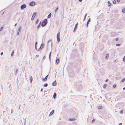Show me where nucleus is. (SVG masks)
Segmentation results:
<instances>
[{"label": "nucleus", "instance_id": "f257e3e1", "mask_svg": "<svg viewBox=\"0 0 125 125\" xmlns=\"http://www.w3.org/2000/svg\"><path fill=\"white\" fill-rule=\"evenodd\" d=\"M77 54L78 51L77 49H74L72 50L71 55L72 56H74L77 55Z\"/></svg>", "mask_w": 125, "mask_h": 125}, {"label": "nucleus", "instance_id": "f03ea898", "mask_svg": "<svg viewBox=\"0 0 125 125\" xmlns=\"http://www.w3.org/2000/svg\"><path fill=\"white\" fill-rule=\"evenodd\" d=\"M48 22L47 19H45L42 21V23H41V26L42 27L45 26L47 24Z\"/></svg>", "mask_w": 125, "mask_h": 125}, {"label": "nucleus", "instance_id": "7ed1b4c3", "mask_svg": "<svg viewBox=\"0 0 125 125\" xmlns=\"http://www.w3.org/2000/svg\"><path fill=\"white\" fill-rule=\"evenodd\" d=\"M74 86L78 88V90L79 91H80V90L82 89V86L80 84L78 85H77L75 83Z\"/></svg>", "mask_w": 125, "mask_h": 125}, {"label": "nucleus", "instance_id": "20e7f679", "mask_svg": "<svg viewBox=\"0 0 125 125\" xmlns=\"http://www.w3.org/2000/svg\"><path fill=\"white\" fill-rule=\"evenodd\" d=\"M60 32H59L57 33V41L58 42H59L60 41Z\"/></svg>", "mask_w": 125, "mask_h": 125}, {"label": "nucleus", "instance_id": "39448f33", "mask_svg": "<svg viewBox=\"0 0 125 125\" xmlns=\"http://www.w3.org/2000/svg\"><path fill=\"white\" fill-rule=\"evenodd\" d=\"M78 25V23H77L75 25V26L73 29V32L75 33L77 29V26Z\"/></svg>", "mask_w": 125, "mask_h": 125}, {"label": "nucleus", "instance_id": "423d86ee", "mask_svg": "<svg viewBox=\"0 0 125 125\" xmlns=\"http://www.w3.org/2000/svg\"><path fill=\"white\" fill-rule=\"evenodd\" d=\"M69 75L70 76L72 77L74 75V74L73 72H71L69 73Z\"/></svg>", "mask_w": 125, "mask_h": 125}, {"label": "nucleus", "instance_id": "0eeeda50", "mask_svg": "<svg viewBox=\"0 0 125 125\" xmlns=\"http://www.w3.org/2000/svg\"><path fill=\"white\" fill-rule=\"evenodd\" d=\"M26 6L25 4L22 5L21 6V9H23L24 8L26 7Z\"/></svg>", "mask_w": 125, "mask_h": 125}, {"label": "nucleus", "instance_id": "6e6552de", "mask_svg": "<svg viewBox=\"0 0 125 125\" xmlns=\"http://www.w3.org/2000/svg\"><path fill=\"white\" fill-rule=\"evenodd\" d=\"M60 60L58 58H56L55 60L56 63L58 64L59 63Z\"/></svg>", "mask_w": 125, "mask_h": 125}, {"label": "nucleus", "instance_id": "1a4fd4ad", "mask_svg": "<svg viewBox=\"0 0 125 125\" xmlns=\"http://www.w3.org/2000/svg\"><path fill=\"white\" fill-rule=\"evenodd\" d=\"M57 83L56 80L54 81L52 83V85L53 86H55L56 85Z\"/></svg>", "mask_w": 125, "mask_h": 125}, {"label": "nucleus", "instance_id": "9d476101", "mask_svg": "<svg viewBox=\"0 0 125 125\" xmlns=\"http://www.w3.org/2000/svg\"><path fill=\"white\" fill-rule=\"evenodd\" d=\"M54 110H53L50 113V114H49V115H53V114L54 113Z\"/></svg>", "mask_w": 125, "mask_h": 125}, {"label": "nucleus", "instance_id": "9b49d317", "mask_svg": "<svg viewBox=\"0 0 125 125\" xmlns=\"http://www.w3.org/2000/svg\"><path fill=\"white\" fill-rule=\"evenodd\" d=\"M37 14V12H34L33 14H32V17H33L34 18L36 16V15Z\"/></svg>", "mask_w": 125, "mask_h": 125}, {"label": "nucleus", "instance_id": "f8f14e48", "mask_svg": "<svg viewBox=\"0 0 125 125\" xmlns=\"http://www.w3.org/2000/svg\"><path fill=\"white\" fill-rule=\"evenodd\" d=\"M41 21L38 24L37 26V29H39L41 27Z\"/></svg>", "mask_w": 125, "mask_h": 125}, {"label": "nucleus", "instance_id": "ddd939ff", "mask_svg": "<svg viewBox=\"0 0 125 125\" xmlns=\"http://www.w3.org/2000/svg\"><path fill=\"white\" fill-rule=\"evenodd\" d=\"M75 119L74 118H70L68 119V120L71 121H74L75 120Z\"/></svg>", "mask_w": 125, "mask_h": 125}, {"label": "nucleus", "instance_id": "4468645a", "mask_svg": "<svg viewBox=\"0 0 125 125\" xmlns=\"http://www.w3.org/2000/svg\"><path fill=\"white\" fill-rule=\"evenodd\" d=\"M90 18H89V19L87 21V23H86V27H88V23H89L90 22Z\"/></svg>", "mask_w": 125, "mask_h": 125}, {"label": "nucleus", "instance_id": "2eb2a0df", "mask_svg": "<svg viewBox=\"0 0 125 125\" xmlns=\"http://www.w3.org/2000/svg\"><path fill=\"white\" fill-rule=\"evenodd\" d=\"M53 97L54 99H55L56 98V93H54L53 95Z\"/></svg>", "mask_w": 125, "mask_h": 125}, {"label": "nucleus", "instance_id": "dca6fc26", "mask_svg": "<svg viewBox=\"0 0 125 125\" xmlns=\"http://www.w3.org/2000/svg\"><path fill=\"white\" fill-rule=\"evenodd\" d=\"M36 4L35 2L34 1H32V6H33L35 5Z\"/></svg>", "mask_w": 125, "mask_h": 125}, {"label": "nucleus", "instance_id": "f3484780", "mask_svg": "<svg viewBox=\"0 0 125 125\" xmlns=\"http://www.w3.org/2000/svg\"><path fill=\"white\" fill-rule=\"evenodd\" d=\"M47 79L45 77L44 78H42V81L43 82H45L47 80Z\"/></svg>", "mask_w": 125, "mask_h": 125}, {"label": "nucleus", "instance_id": "a211bd4d", "mask_svg": "<svg viewBox=\"0 0 125 125\" xmlns=\"http://www.w3.org/2000/svg\"><path fill=\"white\" fill-rule=\"evenodd\" d=\"M109 56V54H107L105 55V58L106 59H108Z\"/></svg>", "mask_w": 125, "mask_h": 125}, {"label": "nucleus", "instance_id": "6ab92c4d", "mask_svg": "<svg viewBox=\"0 0 125 125\" xmlns=\"http://www.w3.org/2000/svg\"><path fill=\"white\" fill-rule=\"evenodd\" d=\"M44 46V43H42L41 44V48H43Z\"/></svg>", "mask_w": 125, "mask_h": 125}, {"label": "nucleus", "instance_id": "aec40b11", "mask_svg": "<svg viewBox=\"0 0 125 125\" xmlns=\"http://www.w3.org/2000/svg\"><path fill=\"white\" fill-rule=\"evenodd\" d=\"M107 3L108 4V6H109L112 5V3L110 2L109 1H108L107 2Z\"/></svg>", "mask_w": 125, "mask_h": 125}, {"label": "nucleus", "instance_id": "412c9836", "mask_svg": "<svg viewBox=\"0 0 125 125\" xmlns=\"http://www.w3.org/2000/svg\"><path fill=\"white\" fill-rule=\"evenodd\" d=\"M51 13H50L49 14L48 16H47V18H51Z\"/></svg>", "mask_w": 125, "mask_h": 125}, {"label": "nucleus", "instance_id": "4be33fe9", "mask_svg": "<svg viewBox=\"0 0 125 125\" xmlns=\"http://www.w3.org/2000/svg\"><path fill=\"white\" fill-rule=\"evenodd\" d=\"M51 52L49 54V60L50 61H51Z\"/></svg>", "mask_w": 125, "mask_h": 125}, {"label": "nucleus", "instance_id": "5701e85b", "mask_svg": "<svg viewBox=\"0 0 125 125\" xmlns=\"http://www.w3.org/2000/svg\"><path fill=\"white\" fill-rule=\"evenodd\" d=\"M113 3L114 4H115L116 3V0H114L113 1Z\"/></svg>", "mask_w": 125, "mask_h": 125}, {"label": "nucleus", "instance_id": "b1692460", "mask_svg": "<svg viewBox=\"0 0 125 125\" xmlns=\"http://www.w3.org/2000/svg\"><path fill=\"white\" fill-rule=\"evenodd\" d=\"M107 85L106 84H105L104 85L103 88L104 89L107 86Z\"/></svg>", "mask_w": 125, "mask_h": 125}, {"label": "nucleus", "instance_id": "393cba45", "mask_svg": "<svg viewBox=\"0 0 125 125\" xmlns=\"http://www.w3.org/2000/svg\"><path fill=\"white\" fill-rule=\"evenodd\" d=\"M87 13L84 16V18L83 20V21H84L85 20V18L87 16Z\"/></svg>", "mask_w": 125, "mask_h": 125}, {"label": "nucleus", "instance_id": "a878e982", "mask_svg": "<svg viewBox=\"0 0 125 125\" xmlns=\"http://www.w3.org/2000/svg\"><path fill=\"white\" fill-rule=\"evenodd\" d=\"M39 19H37L35 21V23L36 24H37L38 22Z\"/></svg>", "mask_w": 125, "mask_h": 125}, {"label": "nucleus", "instance_id": "bb28decb", "mask_svg": "<svg viewBox=\"0 0 125 125\" xmlns=\"http://www.w3.org/2000/svg\"><path fill=\"white\" fill-rule=\"evenodd\" d=\"M48 86V84L47 83H46L44 84L43 86L44 87H47Z\"/></svg>", "mask_w": 125, "mask_h": 125}, {"label": "nucleus", "instance_id": "cd10ccee", "mask_svg": "<svg viewBox=\"0 0 125 125\" xmlns=\"http://www.w3.org/2000/svg\"><path fill=\"white\" fill-rule=\"evenodd\" d=\"M122 11L123 12L125 13V8L123 9L122 10Z\"/></svg>", "mask_w": 125, "mask_h": 125}, {"label": "nucleus", "instance_id": "c85d7f7f", "mask_svg": "<svg viewBox=\"0 0 125 125\" xmlns=\"http://www.w3.org/2000/svg\"><path fill=\"white\" fill-rule=\"evenodd\" d=\"M42 48H41V46H40L38 50H37V51H39L41 50Z\"/></svg>", "mask_w": 125, "mask_h": 125}, {"label": "nucleus", "instance_id": "c756f323", "mask_svg": "<svg viewBox=\"0 0 125 125\" xmlns=\"http://www.w3.org/2000/svg\"><path fill=\"white\" fill-rule=\"evenodd\" d=\"M58 7H57L55 10V11H54V12H55V13H56V11H57V10H58Z\"/></svg>", "mask_w": 125, "mask_h": 125}, {"label": "nucleus", "instance_id": "7c9ffc66", "mask_svg": "<svg viewBox=\"0 0 125 125\" xmlns=\"http://www.w3.org/2000/svg\"><path fill=\"white\" fill-rule=\"evenodd\" d=\"M102 108V106H100L98 107V109H101Z\"/></svg>", "mask_w": 125, "mask_h": 125}, {"label": "nucleus", "instance_id": "2f4dec72", "mask_svg": "<svg viewBox=\"0 0 125 125\" xmlns=\"http://www.w3.org/2000/svg\"><path fill=\"white\" fill-rule=\"evenodd\" d=\"M116 84H114L113 86V87L114 88H115L116 87Z\"/></svg>", "mask_w": 125, "mask_h": 125}, {"label": "nucleus", "instance_id": "473e14b6", "mask_svg": "<svg viewBox=\"0 0 125 125\" xmlns=\"http://www.w3.org/2000/svg\"><path fill=\"white\" fill-rule=\"evenodd\" d=\"M21 30V27H19L18 28V31H20Z\"/></svg>", "mask_w": 125, "mask_h": 125}, {"label": "nucleus", "instance_id": "72a5a7b5", "mask_svg": "<svg viewBox=\"0 0 125 125\" xmlns=\"http://www.w3.org/2000/svg\"><path fill=\"white\" fill-rule=\"evenodd\" d=\"M125 81V78H123L122 79V80L121 81L122 82H124Z\"/></svg>", "mask_w": 125, "mask_h": 125}, {"label": "nucleus", "instance_id": "f704fd0d", "mask_svg": "<svg viewBox=\"0 0 125 125\" xmlns=\"http://www.w3.org/2000/svg\"><path fill=\"white\" fill-rule=\"evenodd\" d=\"M14 53V51H13L12 52V53H11V56H13Z\"/></svg>", "mask_w": 125, "mask_h": 125}, {"label": "nucleus", "instance_id": "c9c22d12", "mask_svg": "<svg viewBox=\"0 0 125 125\" xmlns=\"http://www.w3.org/2000/svg\"><path fill=\"white\" fill-rule=\"evenodd\" d=\"M123 61L124 62H125V56H124L123 58Z\"/></svg>", "mask_w": 125, "mask_h": 125}, {"label": "nucleus", "instance_id": "e433bc0d", "mask_svg": "<svg viewBox=\"0 0 125 125\" xmlns=\"http://www.w3.org/2000/svg\"><path fill=\"white\" fill-rule=\"evenodd\" d=\"M116 45L117 46H119L121 44L119 43H117L116 44Z\"/></svg>", "mask_w": 125, "mask_h": 125}, {"label": "nucleus", "instance_id": "4c0bfd02", "mask_svg": "<svg viewBox=\"0 0 125 125\" xmlns=\"http://www.w3.org/2000/svg\"><path fill=\"white\" fill-rule=\"evenodd\" d=\"M52 41V40L51 39H50L48 41V42H47V43H49V42L50 41Z\"/></svg>", "mask_w": 125, "mask_h": 125}, {"label": "nucleus", "instance_id": "58836bf2", "mask_svg": "<svg viewBox=\"0 0 125 125\" xmlns=\"http://www.w3.org/2000/svg\"><path fill=\"white\" fill-rule=\"evenodd\" d=\"M95 121V120L94 119H93L91 121V122L92 123H93Z\"/></svg>", "mask_w": 125, "mask_h": 125}, {"label": "nucleus", "instance_id": "ea45409f", "mask_svg": "<svg viewBox=\"0 0 125 125\" xmlns=\"http://www.w3.org/2000/svg\"><path fill=\"white\" fill-rule=\"evenodd\" d=\"M35 97V96L34 95H32V98H34Z\"/></svg>", "mask_w": 125, "mask_h": 125}, {"label": "nucleus", "instance_id": "a19ab883", "mask_svg": "<svg viewBox=\"0 0 125 125\" xmlns=\"http://www.w3.org/2000/svg\"><path fill=\"white\" fill-rule=\"evenodd\" d=\"M3 27H2L0 28V31H1L2 29H3Z\"/></svg>", "mask_w": 125, "mask_h": 125}, {"label": "nucleus", "instance_id": "79ce46f5", "mask_svg": "<svg viewBox=\"0 0 125 125\" xmlns=\"http://www.w3.org/2000/svg\"><path fill=\"white\" fill-rule=\"evenodd\" d=\"M123 110H121L120 111V113L121 114H122L123 113Z\"/></svg>", "mask_w": 125, "mask_h": 125}, {"label": "nucleus", "instance_id": "37998d69", "mask_svg": "<svg viewBox=\"0 0 125 125\" xmlns=\"http://www.w3.org/2000/svg\"><path fill=\"white\" fill-rule=\"evenodd\" d=\"M46 58V56H44L43 57V59H42V60H43L44 59H45Z\"/></svg>", "mask_w": 125, "mask_h": 125}, {"label": "nucleus", "instance_id": "c03bdc74", "mask_svg": "<svg viewBox=\"0 0 125 125\" xmlns=\"http://www.w3.org/2000/svg\"><path fill=\"white\" fill-rule=\"evenodd\" d=\"M35 50L37 51L38 50V49H37V46H35Z\"/></svg>", "mask_w": 125, "mask_h": 125}, {"label": "nucleus", "instance_id": "a18cd8bd", "mask_svg": "<svg viewBox=\"0 0 125 125\" xmlns=\"http://www.w3.org/2000/svg\"><path fill=\"white\" fill-rule=\"evenodd\" d=\"M37 42H35V46H37Z\"/></svg>", "mask_w": 125, "mask_h": 125}, {"label": "nucleus", "instance_id": "49530a36", "mask_svg": "<svg viewBox=\"0 0 125 125\" xmlns=\"http://www.w3.org/2000/svg\"><path fill=\"white\" fill-rule=\"evenodd\" d=\"M39 57V55H37L35 57L36 58H37L38 57Z\"/></svg>", "mask_w": 125, "mask_h": 125}, {"label": "nucleus", "instance_id": "de8ad7c7", "mask_svg": "<svg viewBox=\"0 0 125 125\" xmlns=\"http://www.w3.org/2000/svg\"><path fill=\"white\" fill-rule=\"evenodd\" d=\"M108 81V79H106L105 81V82H107Z\"/></svg>", "mask_w": 125, "mask_h": 125}, {"label": "nucleus", "instance_id": "09e8293b", "mask_svg": "<svg viewBox=\"0 0 125 125\" xmlns=\"http://www.w3.org/2000/svg\"><path fill=\"white\" fill-rule=\"evenodd\" d=\"M120 1V0H117V2L119 3Z\"/></svg>", "mask_w": 125, "mask_h": 125}, {"label": "nucleus", "instance_id": "8fccbe9b", "mask_svg": "<svg viewBox=\"0 0 125 125\" xmlns=\"http://www.w3.org/2000/svg\"><path fill=\"white\" fill-rule=\"evenodd\" d=\"M118 40V38H116L115 39V40L116 41H117Z\"/></svg>", "mask_w": 125, "mask_h": 125}, {"label": "nucleus", "instance_id": "3c124183", "mask_svg": "<svg viewBox=\"0 0 125 125\" xmlns=\"http://www.w3.org/2000/svg\"><path fill=\"white\" fill-rule=\"evenodd\" d=\"M48 76H49V75L48 74V75H47L45 77L47 79L48 77Z\"/></svg>", "mask_w": 125, "mask_h": 125}, {"label": "nucleus", "instance_id": "603ef678", "mask_svg": "<svg viewBox=\"0 0 125 125\" xmlns=\"http://www.w3.org/2000/svg\"><path fill=\"white\" fill-rule=\"evenodd\" d=\"M19 31H18V32H17V35H18L19 34Z\"/></svg>", "mask_w": 125, "mask_h": 125}, {"label": "nucleus", "instance_id": "864d4df0", "mask_svg": "<svg viewBox=\"0 0 125 125\" xmlns=\"http://www.w3.org/2000/svg\"><path fill=\"white\" fill-rule=\"evenodd\" d=\"M34 17H32V21L33 20V19H34Z\"/></svg>", "mask_w": 125, "mask_h": 125}, {"label": "nucleus", "instance_id": "5fc2aeb1", "mask_svg": "<svg viewBox=\"0 0 125 125\" xmlns=\"http://www.w3.org/2000/svg\"><path fill=\"white\" fill-rule=\"evenodd\" d=\"M119 125H122V123H120L119 124Z\"/></svg>", "mask_w": 125, "mask_h": 125}, {"label": "nucleus", "instance_id": "6e6d98bb", "mask_svg": "<svg viewBox=\"0 0 125 125\" xmlns=\"http://www.w3.org/2000/svg\"><path fill=\"white\" fill-rule=\"evenodd\" d=\"M43 89L42 88L41 89V92H42L43 91Z\"/></svg>", "mask_w": 125, "mask_h": 125}, {"label": "nucleus", "instance_id": "4d7b16f0", "mask_svg": "<svg viewBox=\"0 0 125 125\" xmlns=\"http://www.w3.org/2000/svg\"><path fill=\"white\" fill-rule=\"evenodd\" d=\"M29 5L30 6H31V2L30 3Z\"/></svg>", "mask_w": 125, "mask_h": 125}, {"label": "nucleus", "instance_id": "13d9d810", "mask_svg": "<svg viewBox=\"0 0 125 125\" xmlns=\"http://www.w3.org/2000/svg\"><path fill=\"white\" fill-rule=\"evenodd\" d=\"M2 54H3V52H1V53H0V55H2Z\"/></svg>", "mask_w": 125, "mask_h": 125}, {"label": "nucleus", "instance_id": "bf43d9fd", "mask_svg": "<svg viewBox=\"0 0 125 125\" xmlns=\"http://www.w3.org/2000/svg\"><path fill=\"white\" fill-rule=\"evenodd\" d=\"M116 79H118V77H116Z\"/></svg>", "mask_w": 125, "mask_h": 125}, {"label": "nucleus", "instance_id": "052dcab7", "mask_svg": "<svg viewBox=\"0 0 125 125\" xmlns=\"http://www.w3.org/2000/svg\"><path fill=\"white\" fill-rule=\"evenodd\" d=\"M82 0H79V1L80 2H81L82 1Z\"/></svg>", "mask_w": 125, "mask_h": 125}, {"label": "nucleus", "instance_id": "680f3d73", "mask_svg": "<svg viewBox=\"0 0 125 125\" xmlns=\"http://www.w3.org/2000/svg\"><path fill=\"white\" fill-rule=\"evenodd\" d=\"M123 89L124 90H125V87L123 88Z\"/></svg>", "mask_w": 125, "mask_h": 125}, {"label": "nucleus", "instance_id": "e2e57ef3", "mask_svg": "<svg viewBox=\"0 0 125 125\" xmlns=\"http://www.w3.org/2000/svg\"><path fill=\"white\" fill-rule=\"evenodd\" d=\"M52 43H51V46L52 47Z\"/></svg>", "mask_w": 125, "mask_h": 125}, {"label": "nucleus", "instance_id": "0e129e2a", "mask_svg": "<svg viewBox=\"0 0 125 125\" xmlns=\"http://www.w3.org/2000/svg\"><path fill=\"white\" fill-rule=\"evenodd\" d=\"M30 81L31 82V77H30Z\"/></svg>", "mask_w": 125, "mask_h": 125}, {"label": "nucleus", "instance_id": "69168bd1", "mask_svg": "<svg viewBox=\"0 0 125 125\" xmlns=\"http://www.w3.org/2000/svg\"><path fill=\"white\" fill-rule=\"evenodd\" d=\"M17 23L15 24V26L17 25Z\"/></svg>", "mask_w": 125, "mask_h": 125}, {"label": "nucleus", "instance_id": "338daca9", "mask_svg": "<svg viewBox=\"0 0 125 125\" xmlns=\"http://www.w3.org/2000/svg\"><path fill=\"white\" fill-rule=\"evenodd\" d=\"M31 79H32V78H31Z\"/></svg>", "mask_w": 125, "mask_h": 125}, {"label": "nucleus", "instance_id": "774afa93", "mask_svg": "<svg viewBox=\"0 0 125 125\" xmlns=\"http://www.w3.org/2000/svg\"><path fill=\"white\" fill-rule=\"evenodd\" d=\"M55 77H56V74H55Z\"/></svg>", "mask_w": 125, "mask_h": 125}]
</instances>
